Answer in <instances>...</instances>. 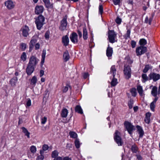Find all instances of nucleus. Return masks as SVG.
<instances>
[{"instance_id": "f257e3e1", "label": "nucleus", "mask_w": 160, "mask_h": 160, "mask_svg": "<svg viewBox=\"0 0 160 160\" xmlns=\"http://www.w3.org/2000/svg\"><path fill=\"white\" fill-rule=\"evenodd\" d=\"M44 21L45 18L42 15H39L36 18L35 23L38 30H41L43 25L45 24Z\"/></svg>"}, {"instance_id": "f03ea898", "label": "nucleus", "mask_w": 160, "mask_h": 160, "mask_svg": "<svg viewBox=\"0 0 160 160\" xmlns=\"http://www.w3.org/2000/svg\"><path fill=\"white\" fill-rule=\"evenodd\" d=\"M117 34L113 30H109L108 31V38L109 41L111 43H113L117 42L116 39L117 38Z\"/></svg>"}, {"instance_id": "7ed1b4c3", "label": "nucleus", "mask_w": 160, "mask_h": 160, "mask_svg": "<svg viewBox=\"0 0 160 160\" xmlns=\"http://www.w3.org/2000/svg\"><path fill=\"white\" fill-rule=\"evenodd\" d=\"M124 74L126 79H129L131 77V70L128 65H125L123 70Z\"/></svg>"}, {"instance_id": "20e7f679", "label": "nucleus", "mask_w": 160, "mask_h": 160, "mask_svg": "<svg viewBox=\"0 0 160 160\" xmlns=\"http://www.w3.org/2000/svg\"><path fill=\"white\" fill-rule=\"evenodd\" d=\"M120 135V133L118 130H116L114 134V138L118 146H122V142Z\"/></svg>"}, {"instance_id": "39448f33", "label": "nucleus", "mask_w": 160, "mask_h": 160, "mask_svg": "<svg viewBox=\"0 0 160 160\" xmlns=\"http://www.w3.org/2000/svg\"><path fill=\"white\" fill-rule=\"evenodd\" d=\"M147 48L146 47L141 46L137 47L136 49V55L138 56H140L147 52Z\"/></svg>"}, {"instance_id": "423d86ee", "label": "nucleus", "mask_w": 160, "mask_h": 160, "mask_svg": "<svg viewBox=\"0 0 160 160\" xmlns=\"http://www.w3.org/2000/svg\"><path fill=\"white\" fill-rule=\"evenodd\" d=\"M124 125L129 133L130 135H132L134 126L131 123L127 121L125 122Z\"/></svg>"}, {"instance_id": "0eeeda50", "label": "nucleus", "mask_w": 160, "mask_h": 160, "mask_svg": "<svg viewBox=\"0 0 160 160\" xmlns=\"http://www.w3.org/2000/svg\"><path fill=\"white\" fill-rule=\"evenodd\" d=\"M67 25V18L64 17L61 21L60 25L59 27V29L61 31H63L66 29Z\"/></svg>"}, {"instance_id": "6e6552de", "label": "nucleus", "mask_w": 160, "mask_h": 160, "mask_svg": "<svg viewBox=\"0 0 160 160\" xmlns=\"http://www.w3.org/2000/svg\"><path fill=\"white\" fill-rule=\"evenodd\" d=\"M39 61V60L37 59L35 56H32L30 57L29 63L28 64L35 67Z\"/></svg>"}, {"instance_id": "1a4fd4ad", "label": "nucleus", "mask_w": 160, "mask_h": 160, "mask_svg": "<svg viewBox=\"0 0 160 160\" xmlns=\"http://www.w3.org/2000/svg\"><path fill=\"white\" fill-rule=\"evenodd\" d=\"M149 79H152L154 82L156 81L160 78V75L159 74L154 72L151 73L149 75Z\"/></svg>"}, {"instance_id": "9d476101", "label": "nucleus", "mask_w": 160, "mask_h": 160, "mask_svg": "<svg viewBox=\"0 0 160 160\" xmlns=\"http://www.w3.org/2000/svg\"><path fill=\"white\" fill-rule=\"evenodd\" d=\"M71 41L74 43H77L78 42V35L77 33L74 32L72 33L70 37Z\"/></svg>"}, {"instance_id": "9b49d317", "label": "nucleus", "mask_w": 160, "mask_h": 160, "mask_svg": "<svg viewBox=\"0 0 160 160\" xmlns=\"http://www.w3.org/2000/svg\"><path fill=\"white\" fill-rule=\"evenodd\" d=\"M5 5L8 9H11L14 7L15 4L12 1L8 0L5 2Z\"/></svg>"}, {"instance_id": "f8f14e48", "label": "nucleus", "mask_w": 160, "mask_h": 160, "mask_svg": "<svg viewBox=\"0 0 160 160\" xmlns=\"http://www.w3.org/2000/svg\"><path fill=\"white\" fill-rule=\"evenodd\" d=\"M35 67L28 64L26 68V72L28 75H30L33 72Z\"/></svg>"}, {"instance_id": "ddd939ff", "label": "nucleus", "mask_w": 160, "mask_h": 160, "mask_svg": "<svg viewBox=\"0 0 160 160\" xmlns=\"http://www.w3.org/2000/svg\"><path fill=\"white\" fill-rule=\"evenodd\" d=\"M22 35L24 37H27L29 34V27L25 26L22 29Z\"/></svg>"}, {"instance_id": "4468645a", "label": "nucleus", "mask_w": 160, "mask_h": 160, "mask_svg": "<svg viewBox=\"0 0 160 160\" xmlns=\"http://www.w3.org/2000/svg\"><path fill=\"white\" fill-rule=\"evenodd\" d=\"M44 10L43 7L41 5H37L35 7V13L37 14L42 13Z\"/></svg>"}, {"instance_id": "2eb2a0df", "label": "nucleus", "mask_w": 160, "mask_h": 160, "mask_svg": "<svg viewBox=\"0 0 160 160\" xmlns=\"http://www.w3.org/2000/svg\"><path fill=\"white\" fill-rule=\"evenodd\" d=\"M18 78L16 77H14L10 80L9 83L12 87H14L16 86L18 83Z\"/></svg>"}, {"instance_id": "dca6fc26", "label": "nucleus", "mask_w": 160, "mask_h": 160, "mask_svg": "<svg viewBox=\"0 0 160 160\" xmlns=\"http://www.w3.org/2000/svg\"><path fill=\"white\" fill-rule=\"evenodd\" d=\"M136 128L137 129V131L139 134V138H142L144 134V132L142 128L139 125H137Z\"/></svg>"}, {"instance_id": "f3484780", "label": "nucleus", "mask_w": 160, "mask_h": 160, "mask_svg": "<svg viewBox=\"0 0 160 160\" xmlns=\"http://www.w3.org/2000/svg\"><path fill=\"white\" fill-rule=\"evenodd\" d=\"M113 53L112 48L109 46V45L108 44V47L106 50L107 56L109 58L112 57Z\"/></svg>"}, {"instance_id": "a211bd4d", "label": "nucleus", "mask_w": 160, "mask_h": 160, "mask_svg": "<svg viewBox=\"0 0 160 160\" xmlns=\"http://www.w3.org/2000/svg\"><path fill=\"white\" fill-rule=\"evenodd\" d=\"M116 72V69L115 65L112 66L111 68L110 72L108 73L110 75L112 76L113 78L115 77Z\"/></svg>"}, {"instance_id": "6ab92c4d", "label": "nucleus", "mask_w": 160, "mask_h": 160, "mask_svg": "<svg viewBox=\"0 0 160 160\" xmlns=\"http://www.w3.org/2000/svg\"><path fill=\"white\" fill-rule=\"evenodd\" d=\"M45 4L46 7L48 8H53V3L50 2V0H42Z\"/></svg>"}, {"instance_id": "aec40b11", "label": "nucleus", "mask_w": 160, "mask_h": 160, "mask_svg": "<svg viewBox=\"0 0 160 160\" xmlns=\"http://www.w3.org/2000/svg\"><path fill=\"white\" fill-rule=\"evenodd\" d=\"M69 42V39L67 35L63 36L62 38V42L63 45L65 46L68 45Z\"/></svg>"}, {"instance_id": "412c9836", "label": "nucleus", "mask_w": 160, "mask_h": 160, "mask_svg": "<svg viewBox=\"0 0 160 160\" xmlns=\"http://www.w3.org/2000/svg\"><path fill=\"white\" fill-rule=\"evenodd\" d=\"M46 50L43 49L42 51V59L41 62V65L42 67L44 62L45 59L46 57Z\"/></svg>"}, {"instance_id": "4be33fe9", "label": "nucleus", "mask_w": 160, "mask_h": 160, "mask_svg": "<svg viewBox=\"0 0 160 160\" xmlns=\"http://www.w3.org/2000/svg\"><path fill=\"white\" fill-rule=\"evenodd\" d=\"M63 58L65 62H67L69 60L70 56L68 51L66 50L64 52L63 54Z\"/></svg>"}, {"instance_id": "5701e85b", "label": "nucleus", "mask_w": 160, "mask_h": 160, "mask_svg": "<svg viewBox=\"0 0 160 160\" xmlns=\"http://www.w3.org/2000/svg\"><path fill=\"white\" fill-rule=\"evenodd\" d=\"M137 89L139 95L143 97L144 96L142 86L139 85L137 87Z\"/></svg>"}, {"instance_id": "b1692460", "label": "nucleus", "mask_w": 160, "mask_h": 160, "mask_svg": "<svg viewBox=\"0 0 160 160\" xmlns=\"http://www.w3.org/2000/svg\"><path fill=\"white\" fill-rule=\"evenodd\" d=\"M151 114L150 112H148L146 114L145 118L144 119V121L147 123L148 124L150 121V117Z\"/></svg>"}, {"instance_id": "393cba45", "label": "nucleus", "mask_w": 160, "mask_h": 160, "mask_svg": "<svg viewBox=\"0 0 160 160\" xmlns=\"http://www.w3.org/2000/svg\"><path fill=\"white\" fill-rule=\"evenodd\" d=\"M68 111L66 108L62 109L61 113V116L62 118H66L68 115Z\"/></svg>"}, {"instance_id": "a878e982", "label": "nucleus", "mask_w": 160, "mask_h": 160, "mask_svg": "<svg viewBox=\"0 0 160 160\" xmlns=\"http://www.w3.org/2000/svg\"><path fill=\"white\" fill-rule=\"evenodd\" d=\"M151 93L152 95L154 97H156L158 93L157 92V88L156 86H154L152 90Z\"/></svg>"}, {"instance_id": "bb28decb", "label": "nucleus", "mask_w": 160, "mask_h": 160, "mask_svg": "<svg viewBox=\"0 0 160 160\" xmlns=\"http://www.w3.org/2000/svg\"><path fill=\"white\" fill-rule=\"evenodd\" d=\"M83 38L84 40L87 39L88 38V32L87 29L85 27H84L83 28Z\"/></svg>"}, {"instance_id": "cd10ccee", "label": "nucleus", "mask_w": 160, "mask_h": 160, "mask_svg": "<svg viewBox=\"0 0 160 160\" xmlns=\"http://www.w3.org/2000/svg\"><path fill=\"white\" fill-rule=\"evenodd\" d=\"M22 132H23L25 135L27 137L29 138H30V133L28 132L27 129L24 127L22 128Z\"/></svg>"}, {"instance_id": "c85d7f7f", "label": "nucleus", "mask_w": 160, "mask_h": 160, "mask_svg": "<svg viewBox=\"0 0 160 160\" xmlns=\"http://www.w3.org/2000/svg\"><path fill=\"white\" fill-rule=\"evenodd\" d=\"M75 111L78 113L82 114L83 113V111L80 105H77L75 108Z\"/></svg>"}, {"instance_id": "c756f323", "label": "nucleus", "mask_w": 160, "mask_h": 160, "mask_svg": "<svg viewBox=\"0 0 160 160\" xmlns=\"http://www.w3.org/2000/svg\"><path fill=\"white\" fill-rule=\"evenodd\" d=\"M69 135L71 138H76L78 137L77 134L75 132L73 131H70L69 133Z\"/></svg>"}, {"instance_id": "7c9ffc66", "label": "nucleus", "mask_w": 160, "mask_h": 160, "mask_svg": "<svg viewBox=\"0 0 160 160\" xmlns=\"http://www.w3.org/2000/svg\"><path fill=\"white\" fill-rule=\"evenodd\" d=\"M44 153V152L43 151L40 150V155L38 157V160H43L44 159V156H43Z\"/></svg>"}, {"instance_id": "2f4dec72", "label": "nucleus", "mask_w": 160, "mask_h": 160, "mask_svg": "<svg viewBox=\"0 0 160 160\" xmlns=\"http://www.w3.org/2000/svg\"><path fill=\"white\" fill-rule=\"evenodd\" d=\"M131 150L134 153H137L138 152V148L135 144H134L132 146Z\"/></svg>"}, {"instance_id": "473e14b6", "label": "nucleus", "mask_w": 160, "mask_h": 160, "mask_svg": "<svg viewBox=\"0 0 160 160\" xmlns=\"http://www.w3.org/2000/svg\"><path fill=\"white\" fill-rule=\"evenodd\" d=\"M118 83L117 79L115 78V77L112 78L111 84L112 86H114Z\"/></svg>"}, {"instance_id": "72a5a7b5", "label": "nucleus", "mask_w": 160, "mask_h": 160, "mask_svg": "<svg viewBox=\"0 0 160 160\" xmlns=\"http://www.w3.org/2000/svg\"><path fill=\"white\" fill-rule=\"evenodd\" d=\"M37 82V79L36 76H34L31 80V84L35 86Z\"/></svg>"}, {"instance_id": "f704fd0d", "label": "nucleus", "mask_w": 160, "mask_h": 160, "mask_svg": "<svg viewBox=\"0 0 160 160\" xmlns=\"http://www.w3.org/2000/svg\"><path fill=\"white\" fill-rule=\"evenodd\" d=\"M140 45L141 46H144L147 43L146 40L144 38L141 39L139 41Z\"/></svg>"}, {"instance_id": "c9c22d12", "label": "nucleus", "mask_w": 160, "mask_h": 160, "mask_svg": "<svg viewBox=\"0 0 160 160\" xmlns=\"http://www.w3.org/2000/svg\"><path fill=\"white\" fill-rule=\"evenodd\" d=\"M21 59L23 62L26 61L27 59V55L25 52H23L20 57Z\"/></svg>"}, {"instance_id": "e433bc0d", "label": "nucleus", "mask_w": 160, "mask_h": 160, "mask_svg": "<svg viewBox=\"0 0 160 160\" xmlns=\"http://www.w3.org/2000/svg\"><path fill=\"white\" fill-rule=\"evenodd\" d=\"M58 151L56 150H54L52 152V158H56L58 156Z\"/></svg>"}, {"instance_id": "4c0bfd02", "label": "nucleus", "mask_w": 160, "mask_h": 160, "mask_svg": "<svg viewBox=\"0 0 160 160\" xmlns=\"http://www.w3.org/2000/svg\"><path fill=\"white\" fill-rule=\"evenodd\" d=\"M142 77L143 79V80H142V82H144L148 80V78L146 74H142Z\"/></svg>"}, {"instance_id": "58836bf2", "label": "nucleus", "mask_w": 160, "mask_h": 160, "mask_svg": "<svg viewBox=\"0 0 160 160\" xmlns=\"http://www.w3.org/2000/svg\"><path fill=\"white\" fill-rule=\"evenodd\" d=\"M71 158L68 157H66L63 158L62 157H57L56 160H71Z\"/></svg>"}, {"instance_id": "ea45409f", "label": "nucleus", "mask_w": 160, "mask_h": 160, "mask_svg": "<svg viewBox=\"0 0 160 160\" xmlns=\"http://www.w3.org/2000/svg\"><path fill=\"white\" fill-rule=\"evenodd\" d=\"M75 146L77 148H79L80 146V143L78 139L76 138L75 140Z\"/></svg>"}, {"instance_id": "a19ab883", "label": "nucleus", "mask_w": 160, "mask_h": 160, "mask_svg": "<svg viewBox=\"0 0 160 160\" xmlns=\"http://www.w3.org/2000/svg\"><path fill=\"white\" fill-rule=\"evenodd\" d=\"M31 105V101L30 98H28L27 100L26 103L25 104L26 107L27 108L29 107Z\"/></svg>"}, {"instance_id": "79ce46f5", "label": "nucleus", "mask_w": 160, "mask_h": 160, "mask_svg": "<svg viewBox=\"0 0 160 160\" xmlns=\"http://www.w3.org/2000/svg\"><path fill=\"white\" fill-rule=\"evenodd\" d=\"M69 88H71V87L68 84H67L66 86L63 87L62 90L63 92H66L68 91Z\"/></svg>"}, {"instance_id": "37998d69", "label": "nucleus", "mask_w": 160, "mask_h": 160, "mask_svg": "<svg viewBox=\"0 0 160 160\" xmlns=\"http://www.w3.org/2000/svg\"><path fill=\"white\" fill-rule=\"evenodd\" d=\"M130 29H128L127 31L126 34L124 36V38L126 39H127L128 38H130Z\"/></svg>"}, {"instance_id": "c03bdc74", "label": "nucleus", "mask_w": 160, "mask_h": 160, "mask_svg": "<svg viewBox=\"0 0 160 160\" xmlns=\"http://www.w3.org/2000/svg\"><path fill=\"white\" fill-rule=\"evenodd\" d=\"M131 92L132 95L133 97H135L137 94L136 89L135 88H132L131 90Z\"/></svg>"}, {"instance_id": "a18cd8bd", "label": "nucleus", "mask_w": 160, "mask_h": 160, "mask_svg": "<svg viewBox=\"0 0 160 160\" xmlns=\"http://www.w3.org/2000/svg\"><path fill=\"white\" fill-rule=\"evenodd\" d=\"M150 68L151 67L149 65H146L143 70V72L145 73H146Z\"/></svg>"}, {"instance_id": "49530a36", "label": "nucleus", "mask_w": 160, "mask_h": 160, "mask_svg": "<svg viewBox=\"0 0 160 160\" xmlns=\"http://www.w3.org/2000/svg\"><path fill=\"white\" fill-rule=\"evenodd\" d=\"M133 104V101L132 99H130L128 102V106L130 109L132 108Z\"/></svg>"}, {"instance_id": "de8ad7c7", "label": "nucleus", "mask_w": 160, "mask_h": 160, "mask_svg": "<svg viewBox=\"0 0 160 160\" xmlns=\"http://www.w3.org/2000/svg\"><path fill=\"white\" fill-rule=\"evenodd\" d=\"M30 151L32 153H35L36 151V147L33 145L32 146L30 147Z\"/></svg>"}, {"instance_id": "09e8293b", "label": "nucleus", "mask_w": 160, "mask_h": 160, "mask_svg": "<svg viewBox=\"0 0 160 160\" xmlns=\"http://www.w3.org/2000/svg\"><path fill=\"white\" fill-rule=\"evenodd\" d=\"M47 121V118L44 117L41 118V123L42 124H44Z\"/></svg>"}, {"instance_id": "8fccbe9b", "label": "nucleus", "mask_w": 160, "mask_h": 160, "mask_svg": "<svg viewBox=\"0 0 160 160\" xmlns=\"http://www.w3.org/2000/svg\"><path fill=\"white\" fill-rule=\"evenodd\" d=\"M155 104L156 103H155L152 102L151 103L150 105V108L151 110L153 111H154V108L155 106Z\"/></svg>"}, {"instance_id": "3c124183", "label": "nucleus", "mask_w": 160, "mask_h": 160, "mask_svg": "<svg viewBox=\"0 0 160 160\" xmlns=\"http://www.w3.org/2000/svg\"><path fill=\"white\" fill-rule=\"evenodd\" d=\"M20 46L23 51L26 48V44L25 43H21L20 44Z\"/></svg>"}, {"instance_id": "603ef678", "label": "nucleus", "mask_w": 160, "mask_h": 160, "mask_svg": "<svg viewBox=\"0 0 160 160\" xmlns=\"http://www.w3.org/2000/svg\"><path fill=\"white\" fill-rule=\"evenodd\" d=\"M99 12L101 15L103 12V8L102 5H100L99 7Z\"/></svg>"}, {"instance_id": "864d4df0", "label": "nucleus", "mask_w": 160, "mask_h": 160, "mask_svg": "<svg viewBox=\"0 0 160 160\" xmlns=\"http://www.w3.org/2000/svg\"><path fill=\"white\" fill-rule=\"evenodd\" d=\"M49 148L48 146L46 144H44L42 147V151H45L47 150Z\"/></svg>"}, {"instance_id": "5fc2aeb1", "label": "nucleus", "mask_w": 160, "mask_h": 160, "mask_svg": "<svg viewBox=\"0 0 160 160\" xmlns=\"http://www.w3.org/2000/svg\"><path fill=\"white\" fill-rule=\"evenodd\" d=\"M50 32L49 31H47L45 35V37L46 39H48L49 38Z\"/></svg>"}, {"instance_id": "6e6d98bb", "label": "nucleus", "mask_w": 160, "mask_h": 160, "mask_svg": "<svg viewBox=\"0 0 160 160\" xmlns=\"http://www.w3.org/2000/svg\"><path fill=\"white\" fill-rule=\"evenodd\" d=\"M115 5H119L120 3V0H112Z\"/></svg>"}, {"instance_id": "4d7b16f0", "label": "nucleus", "mask_w": 160, "mask_h": 160, "mask_svg": "<svg viewBox=\"0 0 160 160\" xmlns=\"http://www.w3.org/2000/svg\"><path fill=\"white\" fill-rule=\"evenodd\" d=\"M136 42L133 40H132L131 42V45L132 48H134L136 46Z\"/></svg>"}, {"instance_id": "13d9d810", "label": "nucleus", "mask_w": 160, "mask_h": 160, "mask_svg": "<svg viewBox=\"0 0 160 160\" xmlns=\"http://www.w3.org/2000/svg\"><path fill=\"white\" fill-rule=\"evenodd\" d=\"M122 20L118 17L116 19V22L118 24H120Z\"/></svg>"}, {"instance_id": "bf43d9fd", "label": "nucleus", "mask_w": 160, "mask_h": 160, "mask_svg": "<svg viewBox=\"0 0 160 160\" xmlns=\"http://www.w3.org/2000/svg\"><path fill=\"white\" fill-rule=\"evenodd\" d=\"M36 42L37 41L36 39H33L31 40L30 43L32 46H33L36 43Z\"/></svg>"}, {"instance_id": "052dcab7", "label": "nucleus", "mask_w": 160, "mask_h": 160, "mask_svg": "<svg viewBox=\"0 0 160 160\" xmlns=\"http://www.w3.org/2000/svg\"><path fill=\"white\" fill-rule=\"evenodd\" d=\"M153 17V15H152V16L150 17L148 19V24L149 25H151V22L152 20Z\"/></svg>"}, {"instance_id": "680f3d73", "label": "nucleus", "mask_w": 160, "mask_h": 160, "mask_svg": "<svg viewBox=\"0 0 160 160\" xmlns=\"http://www.w3.org/2000/svg\"><path fill=\"white\" fill-rule=\"evenodd\" d=\"M89 76V74L88 73H84L83 75V77L84 79L87 78Z\"/></svg>"}, {"instance_id": "e2e57ef3", "label": "nucleus", "mask_w": 160, "mask_h": 160, "mask_svg": "<svg viewBox=\"0 0 160 160\" xmlns=\"http://www.w3.org/2000/svg\"><path fill=\"white\" fill-rule=\"evenodd\" d=\"M77 32L79 37L80 38H81L82 36V32L80 31L79 30H78Z\"/></svg>"}, {"instance_id": "0e129e2a", "label": "nucleus", "mask_w": 160, "mask_h": 160, "mask_svg": "<svg viewBox=\"0 0 160 160\" xmlns=\"http://www.w3.org/2000/svg\"><path fill=\"white\" fill-rule=\"evenodd\" d=\"M44 74V71L43 70H41L40 72V76L42 77Z\"/></svg>"}, {"instance_id": "69168bd1", "label": "nucleus", "mask_w": 160, "mask_h": 160, "mask_svg": "<svg viewBox=\"0 0 160 160\" xmlns=\"http://www.w3.org/2000/svg\"><path fill=\"white\" fill-rule=\"evenodd\" d=\"M35 47L36 49H39L40 47V45L38 43H37L35 45Z\"/></svg>"}, {"instance_id": "338daca9", "label": "nucleus", "mask_w": 160, "mask_h": 160, "mask_svg": "<svg viewBox=\"0 0 160 160\" xmlns=\"http://www.w3.org/2000/svg\"><path fill=\"white\" fill-rule=\"evenodd\" d=\"M137 159H138V160H141L142 159V157L140 155H136Z\"/></svg>"}, {"instance_id": "774afa93", "label": "nucleus", "mask_w": 160, "mask_h": 160, "mask_svg": "<svg viewBox=\"0 0 160 160\" xmlns=\"http://www.w3.org/2000/svg\"><path fill=\"white\" fill-rule=\"evenodd\" d=\"M148 16H147L145 19V23H148Z\"/></svg>"}]
</instances>
